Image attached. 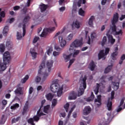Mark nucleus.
I'll use <instances>...</instances> for the list:
<instances>
[{
  "instance_id": "obj_1",
  "label": "nucleus",
  "mask_w": 125,
  "mask_h": 125,
  "mask_svg": "<svg viewBox=\"0 0 125 125\" xmlns=\"http://www.w3.org/2000/svg\"><path fill=\"white\" fill-rule=\"evenodd\" d=\"M119 22V14L116 13L111 20V24L110 25V29L112 33H115V35H123V31L120 29L119 31H117V26L116 24Z\"/></svg>"
},
{
  "instance_id": "obj_2",
  "label": "nucleus",
  "mask_w": 125,
  "mask_h": 125,
  "mask_svg": "<svg viewBox=\"0 0 125 125\" xmlns=\"http://www.w3.org/2000/svg\"><path fill=\"white\" fill-rule=\"evenodd\" d=\"M43 110L42 109V106L40 107V109L37 111V115H35L33 118H30L27 120L28 124L31 125H36L34 122L38 123L40 121V118L43 117V116H46V115L43 113Z\"/></svg>"
},
{
  "instance_id": "obj_3",
  "label": "nucleus",
  "mask_w": 125,
  "mask_h": 125,
  "mask_svg": "<svg viewBox=\"0 0 125 125\" xmlns=\"http://www.w3.org/2000/svg\"><path fill=\"white\" fill-rule=\"evenodd\" d=\"M10 62V54L9 52H5L3 54V62L0 60V71H4L6 69V65Z\"/></svg>"
},
{
  "instance_id": "obj_4",
  "label": "nucleus",
  "mask_w": 125,
  "mask_h": 125,
  "mask_svg": "<svg viewBox=\"0 0 125 125\" xmlns=\"http://www.w3.org/2000/svg\"><path fill=\"white\" fill-rule=\"evenodd\" d=\"M50 90L55 93L57 92L58 97H60L63 92V87H60L59 84H51L50 86Z\"/></svg>"
},
{
  "instance_id": "obj_5",
  "label": "nucleus",
  "mask_w": 125,
  "mask_h": 125,
  "mask_svg": "<svg viewBox=\"0 0 125 125\" xmlns=\"http://www.w3.org/2000/svg\"><path fill=\"white\" fill-rule=\"evenodd\" d=\"M44 67H45V64L44 63V62L43 61L39 66L40 69L38 71L39 74L40 75H43V81H45V80H46V78L48 77V73L46 72H43V71H44Z\"/></svg>"
},
{
  "instance_id": "obj_6",
  "label": "nucleus",
  "mask_w": 125,
  "mask_h": 125,
  "mask_svg": "<svg viewBox=\"0 0 125 125\" xmlns=\"http://www.w3.org/2000/svg\"><path fill=\"white\" fill-rule=\"evenodd\" d=\"M83 45V41L81 40H75L70 45L69 49V51L73 50L74 47H80Z\"/></svg>"
},
{
  "instance_id": "obj_7",
  "label": "nucleus",
  "mask_w": 125,
  "mask_h": 125,
  "mask_svg": "<svg viewBox=\"0 0 125 125\" xmlns=\"http://www.w3.org/2000/svg\"><path fill=\"white\" fill-rule=\"evenodd\" d=\"M82 85L83 88L82 87V86H80L79 91H78V96H81L83 95V94L84 93V89L86 88V77L85 76L83 78Z\"/></svg>"
},
{
  "instance_id": "obj_8",
  "label": "nucleus",
  "mask_w": 125,
  "mask_h": 125,
  "mask_svg": "<svg viewBox=\"0 0 125 125\" xmlns=\"http://www.w3.org/2000/svg\"><path fill=\"white\" fill-rule=\"evenodd\" d=\"M115 95V91H112L111 93V98H108L107 103L106 104V107L108 111H112V106L113 104L112 103V100L114 99Z\"/></svg>"
},
{
  "instance_id": "obj_9",
  "label": "nucleus",
  "mask_w": 125,
  "mask_h": 125,
  "mask_svg": "<svg viewBox=\"0 0 125 125\" xmlns=\"http://www.w3.org/2000/svg\"><path fill=\"white\" fill-rule=\"evenodd\" d=\"M30 19H31V17L30 16L28 15L23 18L22 20V23H23V27H22V30H23V33L22 36L23 37L25 36V35H26V23L28 22L29 21H30Z\"/></svg>"
},
{
  "instance_id": "obj_10",
  "label": "nucleus",
  "mask_w": 125,
  "mask_h": 125,
  "mask_svg": "<svg viewBox=\"0 0 125 125\" xmlns=\"http://www.w3.org/2000/svg\"><path fill=\"white\" fill-rule=\"evenodd\" d=\"M55 30V27H53L51 28H44L43 30V32L41 34V37L42 38H44V37H46V35L47 34L52 33Z\"/></svg>"
},
{
  "instance_id": "obj_11",
  "label": "nucleus",
  "mask_w": 125,
  "mask_h": 125,
  "mask_svg": "<svg viewBox=\"0 0 125 125\" xmlns=\"http://www.w3.org/2000/svg\"><path fill=\"white\" fill-rule=\"evenodd\" d=\"M110 51V48H106L105 50V53H104V50H102L100 51V53L98 54V59L100 60L101 58H103L105 55H107Z\"/></svg>"
},
{
  "instance_id": "obj_12",
  "label": "nucleus",
  "mask_w": 125,
  "mask_h": 125,
  "mask_svg": "<svg viewBox=\"0 0 125 125\" xmlns=\"http://www.w3.org/2000/svg\"><path fill=\"white\" fill-rule=\"evenodd\" d=\"M78 94H77V92H75V91H72L69 94V96L68 97L69 100H75L77 99V96Z\"/></svg>"
},
{
  "instance_id": "obj_13",
  "label": "nucleus",
  "mask_w": 125,
  "mask_h": 125,
  "mask_svg": "<svg viewBox=\"0 0 125 125\" xmlns=\"http://www.w3.org/2000/svg\"><path fill=\"white\" fill-rule=\"evenodd\" d=\"M110 33V30H109L106 33V36L108 39V41L110 43H111V44H114V43L115 42H116V40L113 38V36L111 35H109Z\"/></svg>"
},
{
  "instance_id": "obj_14",
  "label": "nucleus",
  "mask_w": 125,
  "mask_h": 125,
  "mask_svg": "<svg viewBox=\"0 0 125 125\" xmlns=\"http://www.w3.org/2000/svg\"><path fill=\"white\" fill-rule=\"evenodd\" d=\"M46 67L48 68V72L51 71V67L53 66V61L49 60L47 61L46 63Z\"/></svg>"
},
{
  "instance_id": "obj_15",
  "label": "nucleus",
  "mask_w": 125,
  "mask_h": 125,
  "mask_svg": "<svg viewBox=\"0 0 125 125\" xmlns=\"http://www.w3.org/2000/svg\"><path fill=\"white\" fill-rule=\"evenodd\" d=\"M59 41L61 47H64L65 45H66L67 42L65 41V40H63V37L59 36Z\"/></svg>"
},
{
  "instance_id": "obj_16",
  "label": "nucleus",
  "mask_w": 125,
  "mask_h": 125,
  "mask_svg": "<svg viewBox=\"0 0 125 125\" xmlns=\"http://www.w3.org/2000/svg\"><path fill=\"white\" fill-rule=\"evenodd\" d=\"M30 52L31 55L32 59L33 60L34 59H36L37 58V56L38 55V53L37 52H36L35 49H34V48L30 49Z\"/></svg>"
},
{
  "instance_id": "obj_17",
  "label": "nucleus",
  "mask_w": 125,
  "mask_h": 125,
  "mask_svg": "<svg viewBox=\"0 0 125 125\" xmlns=\"http://www.w3.org/2000/svg\"><path fill=\"white\" fill-rule=\"evenodd\" d=\"M91 111V108L89 106H85L83 109V115H88L90 111Z\"/></svg>"
},
{
  "instance_id": "obj_18",
  "label": "nucleus",
  "mask_w": 125,
  "mask_h": 125,
  "mask_svg": "<svg viewBox=\"0 0 125 125\" xmlns=\"http://www.w3.org/2000/svg\"><path fill=\"white\" fill-rule=\"evenodd\" d=\"M95 18L94 16H92L89 19L88 24L90 27H92L93 26V21H94Z\"/></svg>"
},
{
  "instance_id": "obj_19",
  "label": "nucleus",
  "mask_w": 125,
  "mask_h": 125,
  "mask_svg": "<svg viewBox=\"0 0 125 125\" xmlns=\"http://www.w3.org/2000/svg\"><path fill=\"white\" fill-rule=\"evenodd\" d=\"M12 46H13V44L11 41H7L6 42L5 47L6 48H7V49H11V48H12Z\"/></svg>"
},
{
  "instance_id": "obj_20",
  "label": "nucleus",
  "mask_w": 125,
  "mask_h": 125,
  "mask_svg": "<svg viewBox=\"0 0 125 125\" xmlns=\"http://www.w3.org/2000/svg\"><path fill=\"white\" fill-rule=\"evenodd\" d=\"M28 108H29V105L28 104H25L23 108V110L22 112V116H24L25 114H27V111H28Z\"/></svg>"
},
{
  "instance_id": "obj_21",
  "label": "nucleus",
  "mask_w": 125,
  "mask_h": 125,
  "mask_svg": "<svg viewBox=\"0 0 125 125\" xmlns=\"http://www.w3.org/2000/svg\"><path fill=\"white\" fill-rule=\"evenodd\" d=\"M113 85V88L114 90H118L120 87V83L119 82H112Z\"/></svg>"
},
{
  "instance_id": "obj_22",
  "label": "nucleus",
  "mask_w": 125,
  "mask_h": 125,
  "mask_svg": "<svg viewBox=\"0 0 125 125\" xmlns=\"http://www.w3.org/2000/svg\"><path fill=\"white\" fill-rule=\"evenodd\" d=\"M95 63H94V62L92 61V62L89 64V69L91 71H94V69H95Z\"/></svg>"
},
{
  "instance_id": "obj_23",
  "label": "nucleus",
  "mask_w": 125,
  "mask_h": 125,
  "mask_svg": "<svg viewBox=\"0 0 125 125\" xmlns=\"http://www.w3.org/2000/svg\"><path fill=\"white\" fill-rule=\"evenodd\" d=\"M39 7L41 9V12H43V11H45V10H46V8H47V6H46V5H44V4L40 5Z\"/></svg>"
},
{
  "instance_id": "obj_24",
  "label": "nucleus",
  "mask_w": 125,
  "mask_h": 125,
  "mask_svg": "<svg viewBox=\"0 0 125 125\" xmlns=\"http://www.w3.org/2000/svg\"><path fill=\"white\" fill-rule=\"evenodd\" d=\"M113 67V64L110 65H108L104 70V73L108 74L109 72H111V70H112V68Z\"/></svg>"
},
{
  "instance_id": "obj_25",
  "label": "nucleus",
  "mask_w": 125,
  "mask_h": 125,
  "mask_svg": "<svg viewBox=\"0 0 125 125\" xmlns=\"http://www.w3.org/2000/svg\"><path fill=\"white\" fill-rule=\"evenodd\" d=\"M71 56H72V55L70 54L68 55H67L65 54L63 55V57L65 61V62H68L69 60H70V58H71Z\"/></svg>"
},
{
  "instance_id": "obj_26",
  "label": "nucleus",
  "mask_w": 125,
  "mask_h": 125,
  "mask_svg": "<svg viewBox=\"0 0 125 125\" xmlns=\"http://www.w3.org/2000/svg\"><path fill=\"white\" fill-rule=\"evenodd\" d=\"M15 93L16 94H19L21 95L22 94V88L21 87H18L15 90Z\"/></svg>"
},
{
  "instance_id": "obj_27",
  "label": "nucleus",
  "mask_w": 125,
  "mask_h": 125,
  "mask_svg": "<svg viewBox=\"0 0 125 125\" xmlns=\"http://www.w3.org/2000/svg\"><path fill=\"white\" fill-rule=\"evenodd\" d=\"M8 26H5L3 30V35L5 37H6L7 36V32H8Z\"/></svg>"
},
{
  "instance_id": "obj_28",
  "label": "nucleus",
  "mask_w": 125,
  "mask_h": 125,
  "mask_svg": "<svg viewBox=\"0 0 125 125\" xmlns=\"http://www.w3.org/2000/svg\"><path fill=\"white\" fill-rule=\"evenodd\" d=\"M94 97H95L94 94L92 92L90 97L86 99V101H87V102H90V101H92L93 99H94Z\"/></svg>"
},
{
  "instance_id": "obj_29",
  "label": "nucleus",
  "mask_w": 125,
  "mask_h": 125,
  "mask_svg": "<svg viewBox=\"0 0 125 125\" xmlns=\"http://www.w3.org/2000/svg\"><path fill=\"white\" fill-rule=\"evenodd\" d=\"M118 56V52H114L113 53L111 54V58L112 60H117L116 57Z\"/></svg>"
},
{
  "instance_id": "obj_30",
  "label": "nucleus",
  "mask_w": 125,
  "mask_h": 125,
  "mask_svg": "<svg viewBox=\"0 0 125 125\" xmlns=\"http://www.w3.org/2000/svg\"><path fill=\"white\" fill-rule=\"evenodd\" d=\"M49 108H50V105H47L44 106V108H43V110L44 113H45V114H48V110H49Z\"/></svg>"
},
{
  "instance_id": "obj_31",
  "label": "nucleus",
  "mask_w": 125,
  "mask_h": 125,
  "mask_svg": "<svg viewBox=\"0 0 125 125\" xmlns=\"http://www.w3.org/2000/svg\"><path fill=\"white\" fill-rule=\"evenodd\" d=\"M19 107H20L19 104L16 103L14 104H13L12 106H11V110H16V109H18Z\"/></svg>"
},
{
  "instance_id": "obj_32",
  "label": "nucleus",
  "mask_w": 125,
  "mask_h": 125,
  "mask_svg": "<svg viewBox=\"0 0 125 125\" xmlns=\"http://www.w3.org/2000/svg\"><path fill=\"white\" fill-rule=\"evenodd\" d=\"M46 97L47 100L51 101L52 98H53V95H52V93H49L46 95Z\"/></svg>"
},
{
  "instance_id": "obj_33",
  "label": "nucleus",
  "mask_w": 125,
  "mask_h": 125,
  "mask_svg": "<svg viewBox=\"0 0 125 125\" xmlns=\"http://www.w3.org/2000/svg\"><path fill=\"white\" fill-rule=\"evenodd\" d=\"M5 50V45L4 44H0V51L2 53Z\"/></svg>"
},
{
  "instance_id": "obj_34",
  "label": "nucleus",
  "mask_w": 125,
  "mask_h": 125,
  "mask_svg": "<svg viewBox=\"0 0 125 125\" xmlns=\"http://www.w3.org/2000/svg\"><path fill=\"white\" fill-rule=\"evenodd\" d=\"M72 27H75V28H77V29H79L80 28V22H78L77 21H75V22H74L72 24Z\"/></svg>"
},
{
  "instance_id": "obj_35",
  "label": "nucleus",
  "mask_w": 125,
  "mask_h": 125,
  "mask_svg": "<svg viewBox=\"0 0 125 125\" xmlns=\"http://www.w3.org/2000/svg\"><path fill=\"white\" fill-rule=\"evenodd\" d=\"M4 115H2L1 120H0V125H4V124L5 123L6 121V119H5V118H4Z\"/></svg>"
},
{
  "instance_id": "obj_36",
  "label": "nucleus",
  "mask_w": 125,
  "mask_h": 125,
  "mask_svg": "<svg viewBox=\"0 0 125 125\" xmlns=\"http://www.w3.org/2000/svg\"><path fill=\"white\" fill-rule=\"evenodd\" d=\"M107 42V37L106 36L104 37L103 40L101 42V45L102 46H104L105 45V44Z\"/></svg>"
},
{
  "instance_id": "obj_37",
  "label": "nucleus",
  "mask_w": 125,
  "mask_h": 125,
  "mask_svg": "<svg viewBox=\"0 0 125 125\" xmlns=\"http://www.w3.org/2000/svg\"><path fill=\"white\" fill-rule=\"evenodd\" d=\"M99 87H100V84H99V83H97V86H96L95 89L94 90L96 95L98 94V92L99 91Z\"/></svg>"
},
{
  "instance_id": "obj_38",
  "label": "nucleus",
  "mask_w": 125,
  "mask_h": 125,
  "mask_svg": "<svg viewBox=\"0 0 125 125\" xmlns=\"http://www.w3.org/2000/svg\"><path fill=\"white\" fill-rule=\"evenodd\" d=\"M28 79H29V75H27L25 76V77L23 79H21V83H26V82H27V81H28Z\"/></svg>"
},
{
  "instance_id": "obj_39",
  "label": "nucleus",
  "mask_w": 125,
  "mask_h": 125,
  "mask_svg": "<svg viewBox=\"0 0 125 125\" xmlns=\"http://www.w3.org/2000/svg\"><path fill=\"white\" fill-rule=\"evenodd\" d=\"M79 14L81 16H84V11L83 9L80 8L79 11Z\"/></svg>"
},
{
  "instance_id": "obj_40",
  "label": "nucleus",
  "mask_w": 125,
  "mask_h": 125,
  "mask_svg": "<svg viewBox=\"0 0 125 125\" xmlns=\"http://www.w3.org/2000/svg\"><path fill=\"white\" fill-rule=\"evenodd\" d=\"M57 104V100L54 99L52 102V107H55Z\"/></svg>"
},
{
  "instance_id": "obj_41",
  "label": "nucleus",
  "mask_w": 125,
  "mask_h": 125,
  "mask_svg": "<svg viewBox=\"0 0 125 125\" xmlns=\"http://www.w3.org/2000/svg\"><path fill=\"white\" fill-rule=\"evenodd\" d=\"M48 49L47 51V54L49 55V54H50V53H51V52H52L53 51V49L52 48V47H48Z\"/></svg>"
},
{
  "instance_id": "obj_42",
  "label": "nucleus",
  "mask_w": 125,
  "mask_h": 125,
  "mask_svg": "<svg viewBox=\"0 0 125 125\" xmlns=\"http://www.w3.org/2000/svg\"><path fill=\"white\" fill-rule=\"evenodd\" d=\"M17 40H21L22 39V34L19 32H17Z\"/></svg>"
},
{
  "instance_id": "obj_43",
  "label": "nucleus",
  "mask_w": 125,
  "mask_h": 125,
  "mask_svg": "<svg viewBox=\"0 0 125 125\" xmlns=\"http://www.w3.org/2000/svg\"><path fill=\"white\" fill-rule=\"evenodd\" d=\"M74 37V34L73 33L70 34L67 38V41H71L73 39V37Z\"/></svg>"
},
{
  "instance_id": "obj_44",
  "label": "nucleus",
  "mask_w": 125,
  "mask_h": 125,
  "mask_svg": "<svg viewBox=\"0 0 125 125\" xmlns=\"http://www.w3.org/2000/svg\"><path fill=\"white\" fill-rule=\"evenodd\" d=\"M69 106H70L69 103H66V104L64 105V108L67 112H68V110H69Z\"/></svg>"
},
{
  "instance_id": "obj_45",
  "label": "nucleus",
  "mask_w": 125,
  "mask_h": 125,
  "mask_svg": "<svg viewBox=\"0 0 125 125\" xmlns=\"http://www.w3.org/2000/svg\"><path fill=\"white\" fill-rule=\"evenodd\" d=\"M54 48L57 51H61L62 50V49L60 48V47L57 45H55Z\"/></svg>"
},
{
  "instance_id": "obj_46",
  "label": "nucleus",
  "mask_w": 125,
  "mask_h": 125,
  "mask_svg": "<svg viewBox=\"0 0 125 125\" xmlns=\"http://www.w3.org/2000/svg\"><path fill=\"white\" fill-rule=\"evenodd\" d=\"M59 82V80H58V79L54 80V81H52V84H55L56 85H57V84H58Z\"/></svg>"
},
{
  "instance_id": "obj_47",
  "label": "nucleus",
  "mask_w": 125,
  "mask_h": 125,
  "mask_svg": "<svg viewBox=\"0 0 125 125\" xmlns=\"http://www.w3.org/2000/svg\"><path fill=\"white\" fill-rule=\"evenodd\" d=\"M39 40H40V38L39 37H35L33 39V43H36V42H38V41H39Z\"/></svg>"
},
{
  "instance_id": "obj_48",
  "label": "nucleus",
  "mask_w": 125,
  "mask_h": 125,
  "mask_svg": "<svg viewBox=\"0 0 125 125\" xmlns=\"http://www.w3.org/2000/svg\"><path fill=\"white\" fill-rule=\"evenodd\" d=\"M95 102H98L99 104H97L98 106H100L101 105V100L96 99L95 100Z\"/></svg>"
},
{
  "instance_id": "obj_49",
  "label": "nucleus",
  "mask_w": 125,
  "mask_h": 125,
  "mask_svg": "<svg viewBox=\"0 0 125 125\" xmlns=\"http://www.w3.org/2000/svg\"><path fill=\"white\" fill-rule=\"evenodd\" d=\"M79 53H80V50H76L73 53V57H76V55H78Z\"/></svg>"
},
{
  "instance_id": "obj_50",
  "label": "nucleus",
  "mask_w": 125,
  "mask_h": 125,
  "mask_svg": "<svg viewBox=\"0 0 125 125\" xmlns=\"http://www.w3.org/2000/svg\"><path fill=\"white\" fill-rule=\"evenodd\" d=\"M74 108H75L74 107H72L70 110L69 111L67 115L68 118H70V116H71V114H72V112H73Z\"/></svg>"
},
{
  "instance_id": "obj_51",
  "label": "nucleus",
  "mask_w": 125,
  "mask_h": 125,
  "mask_svg": "<svg viewBox=\"0 0 125 125\" xmlns=\"http://www.w3.org/2000/svg\"><path fill=\"white\" fill-rule=\"evenodd\" d=\"M59 54H60V52L54 51L53 52V55L55 57L58 56V55H59Z\"/></svg>"
},
{
  "instance_id": "obj_52",
  "label": "nucleus",
  "mask_w": 125,
  "mask_h": 125,
  "mask_svg": "<svg viewBox=\"0 0 125 125\" xmlns=\"http://www.w3.org/2000/svg\"><path fill=\"white\" fill-rule=\"evenodd\" d=\"M0 15L1 16V18L2 17V18H4V17H5V13L4 12V11H2L0 13Z\"/></svg>"
},
{
  "instance_id": "obj_53",
  "label": "nucleus",
  "mask_w": 125,
  "mask_h": 125,
  "mask_svg": "<svg viewBox=\"0 0 125 125\" xmlns=\"http://www.w3.org/2000/svg\"><path fill=\"white\" fill-rule=\"evenodd\" d=\"M33 91H34V88H33V87H30L29 89V94H32V93H33Z\"/></svg>"
},
{
  "instance_id": "obj_54",
  "label": "nucleus",
  "mask_w": 125,
  "mask_h": 125,
  "mask_svg": "<svg viewBox=\"0 0 125 125\" xmlns=\"http://www.w3.org/2000/svg\"><path fill=\"white\" fill-rule=\"evenodd\" d=\"M15 20V19H14V18H11L9 20V23L12 24V23H13L14 22Z\"/></svg>"
},
{
  "instance_id": "obj_55",
  "label": "nucleus",
  "mask_w": 125,
  "mask_h": 125,
  "mask_svg": "<svg viewBox=\"0 0 125 125\" xmlns=\"http://www.w3.org/2000/svg\"><path fill=\"white\" fill-rule=\"evenodd\" d=\"M41 80H42V78H41L39 76H37L36 79V83H40V82H41Z\"/></svg>"
},
{
  "instance_id": "obj_56",
  "label": "nucleus",
  "mask_w": 125,
  "mask_h": 125,
  "mask_svg": "<svg viewBox=\"0 0 125 125\" xmlns=\"http://www.w3.org/2000/svg\"><path fill=\"white\" fill-rule=\"evenodd\" d=\"M20 9V6H15L14 7V10H19Z\"/></svg>"
},
{
  "instance_id": "obj_57",
  "label": "nucleus",
  "mask_w": 125,
  "mask_h": 125,
  "mask_svg": "<svg viewBox=\"0 0 125 125\" xmlns=\"http://www.w3.org/2000/svg\"><path fill=\"white\" fill-rule=\"evenodd\" d=\"M37 89L38 91H40V90H42V85H39L37 87Z\"/></svg>"
},
{
  "instance_id": "obj_58",
  "label": "nucleus",
  "mask_w": 125,
  "mask_h": 125,
  "mask_svg": "<svg viewBox=\"0 0 125 125\" xmlns=\"http://www.w3.org/2000/svg\"><path fill=\"white\" fill-rule=\"evenodd\" d=\"M2 104L3 105H6V104H7V101H6L5 100H3L2 101Z\"/></svg>"
},
{
  "instance_id": "obj_59",
  "label": "nucleus",
  "mask_w": 125,
  "mask_h": 125,
  "mask_svg": "<svg viewBox=\"0 0 125 125\" xmlns=\"http://www.w3.org/2000/svg\"><path fill=\"white\" fill-rule=\"evenodd\" d=\"M11 96V95H10V94H6L5 95V98H6L7 99H9Z\"/></svg>"
},
{
  "instance_id": "obj_60",
  "label": "nucleus",
  "mask_w": 125,
  "mask_h": 125,
  "mask_svg": "<svg viewBox=\"0 0 125 125\" xmlns=\"http://www.w3.org/2000/svg\"><path fill=\"white\" fill-rule=\"evenodd\" d=\"M83 2V1L82 0H79L78 2V5L79 7H80L81 4H82V3Z\"/></svg>"
},
{
  "instance_id": "obj_61",
  "label": "nucleus",
  "mask_w": 125,
  "mask_h": 125,
  "mask_svg": "<svg viewBox=\"0 0 125 125\" xmlns=\"http://www.w3.org/2000/svg\"><path fill=\"white\" fill-rule=\"evenodd\" d=\"M125 100L124 99H122L120 104V105L119 107H121V106L123 105V104H124Z\"/></svg>"
},
{
  "instance_id": "obj_62",
  "label": "nucleus",
  "mask_w": 125,
  "mask_h": 125,
  "mask_svg": "<svg viewBox=\"0 0 125 125\" xmlns=\"http://www.w3.org/2000/svg\"><path fill=\"white\" fill-rule=\"evenodd\" d=\"M125 15H122L121 16V17L120 18V20L121 21H122V20H124V19H125Z\"/></svg>"
},
{
  "instance_id": "obj_63",
  "label": "nucleus",
  "mask_w": 125,
  "mask_h": 125,
  "mask_svg": "<svg viewBox=\"0 0 125 125\" xmlns=\"http://www.w3.org/2000/svg\"><path fill=\"white\" fill-rule=\"evenodd\" d=\"M65 8H66L65 7H61V8H60V11H64Z\"/></svg>"
},
{
  "instance_id": "obj_64",
  "label": "nucleus",
  "mask_w": 125,
  "mask_h": 125,
  "mask_svg": "<svg viewBox=\"0 0 125 125\" xmlns=\"http://www.w3.org/2000/svg\"><path fill=\"white\" fill-rule=\"evenodd\" d=\"M125 54H123L121 57V60H125Z\"/></svg>"
}]
</instances>
